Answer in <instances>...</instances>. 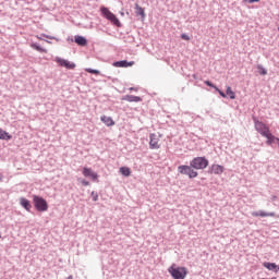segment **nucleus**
Returning <instances> with one entry per match:
<instances>
[{
    "instance_id": "f257e3e1",
    "label": "nucleus",
    "mask_w": 279,
    "mask_h": 279,
    "mask_svg": "<svg viewBox=\"0 0 279 279\" xmlns=\"http://www.w3.org/2000/svg\"><path fill=\"white\" fill-rule=\"evenodd\" d=\"M168 274H170L173 279H185L186 276H189V269H186V267H180L175 264H172L168 268Z\"/></svg>"
},
{
    "instance_id": "f03ea898",
    "label": "nucleus",
    "mask_w": 279,
    "mask_h": 279,
    "mask_svg": "<svg viewBox=\"0 0 279 279\" xmlns=\"http://www.w3.org/2000/svg\"><path fill=\"white\" fill-rule=\"evenodd\" d=\"M100 12L102 16L107 19V21L112 23V25H116V27H121V21H119V17L114 15V13H112L109 8L101 7Z\"/></svg>"
},
{
    "instance_id": "7ed1b4c3",
    "label": "nucleus",
    "mask_w": 279,
    "mask_h": 279,
    "mask_svg": "<svg viewBox=\"0 0 279 279\" xmlns=\"http://www.w3.org/2000/svg\"><path fill=\"white\" fill-rule=\"evenodd\" d=\"M33 203L39 213H47L49 210V204H47V201L38 195H33Z\"/></svg>"
},
{
    "instance_id": "20e7f679",
    "label": "nucleus",
    "mask_w": 279,
    "mask_h": 279,
    "mask_svg": "<svg viewBox=\"0 0 279 279\" xmlns=\"http://www.w3.org/2000/svg\"><path fill=\"white\" fill-rule=\"evenodd\" d=\"M191 167L196 170H204L208 167V159L206 157H196L190 161Z\"/></svg>"
},
{
    "instance_id": "39448f33",
    "label": "nucleus",
    "mask_w": 279,
    "mask_h": 279,
    "mask_svg": "<svg viewBox=\"0 0 279 279\" xmlns=\"http://www.w3.org/2000/svg\"><path fill=\"white\" fill-rule=\"evenodd\" d=\"M178 171L181 173V175H187L190 179L197 178L198 175L197 171H195V168L191 167V163L190 166H179Z\"/></svg>"
},
{
    "instance_id": "423d86ee",
    "label": "nucleus",
    "mask_w": 279,
    "mask_h": 279,
    "mask_svg": "<svg viewBox=\"0 0 279 279\" xmlns=\"http://www.w3.org/2000/svg\"><path fill=\"white\" fill-rule=\"evenodd\" d=\"M255 130L256 132H258V134H260V136L266 137L268 133H270L271 131L269 130V126H267V124L260 122L259 120H255Z\"/></svg>"
},
{
    "instance_id": "0eeeda50",
    "label": "nucleus",
    "mask_w": 279,
    "mask_h": 279,
    "mask_svg": "<svg viewBox=\"0 0 279 279\" xmlns=\"http://www.w3.org/2000/svg\"><path fill=\"white\" fill-rule=\"evenodd\" d=\"M149 148L150 149H160V136L156 133L149 135Z\"/></svg>"
},
{
    "instance_id": "6e6552de",
    "label": "nucleus",
    "mask_w": 279,
    "mask_h": 279,
    "mask_svg": "<svg viewBox=\"0 0 279 279\" xmlns=\"http://www.w3.org/2000/svg\"><path fill=\"white\" fill-rule=\"evenodd\" d=\"M54 62H57V64H59L61 66H64L65 69H70V70L75 69V63H72L69 60L62 59L60 57H57L54 59Z\"/></svg>"
},
{
    "instance_id": "1a4fd4ad",
    "label": "nucleus",
    "mask_w": 279,
    "mask_h": 279,
    "mask_svg": "<svg viewBox=\"0 0 279 279\" xmlns=\"http://www.w3.org/2000/svg\"><path fill=\"white\" fill-rule=\"evenodd\" d=\"M83 175L84 178H90L94 181L97 180V178H99L97 172L93 171V169L87 167L83 168Z\"/></svg>"
},
{
    "instance_id": "9d476101",
    "label": "nucleus",
    "mask_w": 279,
    "mask_h": 279,
    "mask_svg": "<svg viewBox=\"0 0 279 279\" xmlns=\"http://www.w3.org/2000/svg\"><path fill=\"white\" fill-rule=\"evenodd\" d=\"M122 101H129L130 104H138L143 101V98H141V96L125 95L122 97Z\"/></svg>"
},
{
    "instance_id": "9b49d317",
    "label": "nucleus",
    "mask_w": 279,
    "mask_h": 279,
    "mask_svg": "<svg viewBox=\"0 0 279 279\" xmlns=\"http://www.w3.org/2000/svg\"><path fill=\"white\" fill-rule=\"evenodd\" d=\"M225 168L223 166L220 165H211V167L209 168V173H214V175H221V173H223Z\"/></svg>"
},
{
    "instance_id": "f8f14e48",
    "label": "nucleus",
    "mask_w": 279,
    "mask_h": 279,
    "mask_svg": "<svg viewBox=\"0 0 279 279\" xmlns=\"http://www.w3.org/2000/svg\"><path fill=\"white\" fill-rule=\"evenodd\" d=\"M113 66H118L120 69H128V66H134V61H118L113 63Z\"/></svg>"
},
{
    "instance_id": "ddd939ff",
    "label": "nucleus",
    "mask_w": 279,
    "mask_h": 279,
    "mask_svg": "<svg viewBox=\"0 0 279 279\" xmlns=\"http://www.w3.org/2000/svg\"><path fill=\"white\" fill-rule=\"evenodd\" d=\"M74 43H76V45H78L80 47H86V45H88V40H86V37L80 35L74 37Z\"/></svg>"
},
{
    "instance_id": "4468645a",
    "label": "nucleus",
    "mask_w": 279,
    "mask_h": 279,
    "mask_svg": "<svg viewBox=\"0 0 279 279\" xmlns=\"http://www.w3.org/2000/svg\"><path fill=\"white\" fill-rule=\"evenodd\" d=\"M100 121H102L107 128H112V125H114V120L108 116H101Z\"/></svg>"
},
{
    "instance_id": "2eb2a0df",
    "label": "nucleus",
    "mask_w": 279,
    "mask_h": 279,
    "mask_svg": "<svg viewBox=\"0 0 279 279\" xmlns=\"http://www.w3.org/2000/svg\"><path fill=\"white\" fill-rule=\"evenodd\" d=\"M264 138H267V141H266L267 145H274V143H276V141H277V143H279V138L276 137L274 134H271V131L268 134H266V136Z\"/></svg>"
},
{
    "instance_id": "dca6fc26",
    "label": "nucleus",
    "mask_w": 279,
    "mask_h": 279,
    "mask_svg": "<svg viewBox=\"0 0 279 279\" xmlns=\"http://www.w3.org/2000/svg\"><path fill=\"white\" fill-rule=\"evenodd\" d=\"M253 217H276L275 213L253 211Z\"/></svg>"
},
{
    "instance_id": "f3484780",
    "label": "nucleus",
    "mask_w": 279,
    "mask_h": 279,
    "mask_svg": "<svg viewBox=\"0 0 279 279\" xmlns=\"http://www.w3.org/2000/svg\"><path fill=\"white\" fill-rule=\"evenodd\" d=\"M263 267H265L269 271H276V269H278V271H279V267H278V265H276V263L265 262L263 264Z\"/></svg>"
},
{
    "instance_id": "a211bd4d",
    "label": "nucleus",
    "mask_w": 279,
    "mask_h": 279,
    "mask_svg": "<svg viewBox=\"0 0 279 279\" xmlns=\"http://www.w3.org/2000/svg\"><path fill=\"white\" fill-rule=\"evenodd\" d=\"M20 204L23 208H25V210L29 211L32 210V204L29 203V201L27 198H21L20 199Z\"/></svg>"
},
{
    "instance_id": "6ab92c4d",
    "label": "nucleus",
    "mask_w": 279,
    "mask_h": 279,
    "mask_svg": "<svg viewBox=\"0 0 279 279\" xmlns=\"http://www.w3.org/2000/svg\"><path fill=\"white\" fill-rule=\"evenodd\" d=\"M206 86H209L210 88H215L217 93H219L220 97L226 98V93H223L221 89H219L217 86H215L210 81H205Z\"/></svg>"
},
{
    "instance_id": "aec40b11",
    "label": "nucleus",
    "mask_w": 279,
    "mask_h": 279,
    "mask_svg": "<svg viewBox=\"0 0 279 279\" xmlns=\"http://www.w3.org/2000/svg\"><path fill=\"white\" fill-rule=\"evenodd\" d=\"M135 14L137 16H142V19H145V9L138 5V3L135 4Z\"/></svg>"
},
{
    "instance_id": "412c9836",
    "label": "nucleus",
    "mask_w": 279,
    "mask_h": 279,
    "mask_svg": "<svg viewBox=\"0 0 279 279\" xmlns=\"http://www.w3.org/2000/svg\"><path fill=\"white\" fill-rule=\"evenodd\" d=\"M10 140H12V135H10V133L0 129V141H10Z\"/></svg>"
},
{
    "instance_id": "4be33fe9",
    "label": "nucleus",
    "mask_w": 279,
    "mask_h": 279,
    "mask_svg": "<svg viewBox=\"0 0 279 279\" xmlns=\"http://www.w3.org/2000/svg\"><path fill=\"white\" fill-rule=\"evenodd\" d=\"M120 173L122 175H124L125 178H130V175H132V170H130V168H128V167H121Z\"/></svg>"
},
{
    "instance_id": "5701e85b",
    "label": "nucleus",
    "mask_w": 279,
    "mask_h": 279,
    "mask_svg": "<svg viewBox=\"0 0 279 279\" xmlns=\"http://www.w3.org/2000/svg\"><path fill=\"white\" fill-rule=\"evenodd\" d=\"M227 95L228 97H230V99H236V95L234 94V92L232 90V87L227 86Z\"/></svg>"
},
{
    "instance_id": "b1692460",
    "label": "nucleus",
    "mask_w": 279,
    "mask_h": 279,
    "mask_svg": "<svg viewBox=\"0 0 279 279\" xmlns=\"http://www.w3.org/2000/svg\"><path fill=\"white\" fill-rule=\"evenodd\" d=\"M32 48L35 49L36 51H40L41 53H47V50H45L43 47L32 44Z\"/></svg>"
},
{
    "instance_id": "393cba45",
    "label": "nucleus",
    "mask_w": 279,
    "mask_h": 279,
    "mask_svg": "<svg viewBox=\"0 0 279 279\" xmlns=\"http://www.w3.org/2000/svg\"><path fill=\"white\" fill-rule=\"evenodd\" d=\"M86 73H92L93 75H99V70H94L90 68L85 69Z\"/></svg>"
},
{
    "instance_id": "a878e982",
    "label": "nucleus",
    "mask_w": 279,
    "mask_h": 279,
    "mask_svg": "<svg viewBox=\"0 0 279 279\" xmlns=\"http://www.w3.org/2000/svg\"><path fill=\"white\" fill-rule=\"evenodd\" d=\"M259 75H267V70L263 66H258Z\"/></svg>"
},
{
    "instance_id": "bb28decb",
    "label": "nucleus",
    "mask_w": 279,
    "mask_h": 279,
    "mask_svg": "<svg viewBox=\"0 0 279 279\" xmlns=\"http://www.w3.org/2000/svg\"><path fill=\"white\" fill-rule=\"evenodd\" d=\"M80 182H81V184H83V186H89L90 185V182H88L84 179H81Z\"/></svg>"
},
{
    "instance_id": "cd10ccee",
    "label": "nucleus",
    "mask_w": 279,
    "mask_h": 279,
    "mask_svg": "<svg viewBox=\"0 0 279 279\" xmlns=\"http://www.w3.org/2000/svg\"><path fill=\"white\" fill-rule=\"evenodd\" d=\"M93 202H97L99 199V195L95 192H92Z\"/></svg>"
},
{
    "instance_id": "c85d7f7f",
    "label": "nucleus",
    "mask_w": 279,
    "mask_h": 279,
    "mask_svg": "<svg viewBox=\"0 0 279 279\" xmlns=\"http://www.w3.org/2000/svg\"><path fill=\"white\" fill-rule=\"evenodd\" d=\"M181 38H182V40H191V37H189V35H186V34H182Z\"/></svg>"
},
{
    "instance_id": "c756f323",
    "label": "nucleus",
    "mask_w": 279,
    "mask_h": 279,
    "mask_svg": "<svg viewBox=\"0 0 279 279\" xmlns=\"http://www.w3.org/2000/svg\"><path fill=\"white\" fill-rule=\"evenodd\" d=\"M45 38H49V40H53V37L48 36V35H44Z\"/></svg>"
},
{
    "instance_id": "7c9ffc66",
    "label": "nucleus",
    "mask_w": 279,
    "mask_h": 279,
    "mask_svg": "<svg viewBox=\"0 0 279 279\" xmlns=\"http://www.w3.org/2000/svg\"><path fill=\"white\" fill-rule=\"evenodd\" d=\"M130 90H135V93H138V88L136 87H131Z\"/></svg>"
},
{
    "instance_id": "2f4dec72",
    "label": "nucleus",
    "mask_w": 279,
    "mask_h": 279,
    "mask_svg": "<svg viewBox=\"0 0 279 279\" xmlns=\"http://www.w3.org/2000/svg\"><path fill=\"white\" fill-rule=\"evenodd\" d=\"M66 279H73V275H70Z\"/></svg>"
},
{
    "instance_id": "473e14b6",
    "label": "nucleus",
    "mask_w": 279,
    "mask_h": 279,
    "mask_svg": "<svg viewBox=\"0 0 279 279\" xmlns=\"http://www.w3.org/2000/svg\"><path fill=\"white\" fill-rule=\"evenodd\" d=\"M1 180H2V177L0 175V182H1Z\"/></svg>"
},
{
    "instance_id": "72a5a7b5",
    "label": "nucleus",
    "mask_w": 279,
    "mask_h": 279,
    "mask_svg": "<svg viewBox=\"0 0 279 279\" xmlns=\"http://www.w3.org/2000/svg\"><path fill=\"white\" fill-rule=\"evenodd\" d=\"M37 39H39V40H40V37H38V36H37Z\"/></svg>"
}]
</instances>
